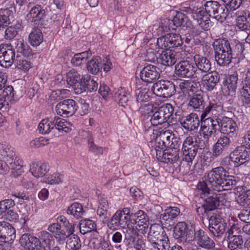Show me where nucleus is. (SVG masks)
Masks as SVG:
<instances>
[{
  "label": "nucleus",
  "mask_w": 250,
  "mask_h": 250,
  "mask_svg": "<svg viewBox=\"0 0 250 250\" xmlns=\"http://www.w3.org/2000/svg\"><path fill=\"white\" fill-rule=\"evenodd\" d=\"M218 2H219L214 0H210L206 2L204 4V5L206 14H208L210 17H212L213 18L215 16Z\"/></svg>",
  "instance_id": "bf43d9fd"
},
{
  "label": "nucleus",
  "mask_w": 250,
  "mask_h": 250,
  "mask_svg": "<svg viewBox=\"0 0 250 250\" xmlns=\"http://www.w3.org/2000/svg\"><path fill=\"white\" fill-rule=\"evenodd\" d=\"M236 27L241 31H246L249 29L250 24L246 17L244 15L237 17L236 19Z\"/></svg>",
  "instance_id": "13d9d810"
},
{
  "label": "nucleus",
  "mask_w": 250,
  "mask_h": 250,
  "mask_svg": "<svg viewBox=\"0 0 250 250\" xmlns=\"http://www.w3.org/2000/svg\"><path fill=\"white\" fill-rule=\"evenodd\" d=\"M120 210H117L107 223V227L111 230H116L119 227L125 228L130 223V218L124 216Z\"/></svg>",
  "instance_id": "cd10ccee"
},
{
  "label": "nucleus",
  "mask_w": 250,
  "mask_h": 250,
  "mask_svg": "<svg viewBox=\"0 0 250 250\" xmlns=\"http://www.w3.org/2000/svg\"><path fill=\"white\" fill-rule=\"evenodd\" d=\"M222 3V4H221L218 2L215 16L213 17L214 19H215L221 22L226 20L227 17L229 13L228 9L225 5V3L224 2Z\"/></svg>",
  "instance_id": "8fccbe9b"
},
{
  "label": "nucleus",
  "mask_w": 250,
  "mask_h": 250,
  "mask_svg": "<svg viewBox=\"0 0 250 250\" xmlns=\"http://www.w3.org/2000/svg\"><path fill=\"white\" fill-rule=\"evenodd\" d=\"M0 154L12 168H22L21 161L16 156L14 148L6 144H0Z\"/></svg>",
  "instance_id": "9d476101"
},
{
  "label": "nucleus",
  "mask_w": 250,
  "mask_h": 250,
  "mask_svg": "<svg viewBox=\"0 0 250 250\" xmlns=\"http://www.w3.org/2000/svg\"><path fill=\"white\" fill-rule=\"evenodd\" d=\"M16 57L15 50L11 45H0V64L1 66L10 67L14 62Z\"/></svg>",
  "instance_id": "2eb2a0df"
},
{
  "label": "nucleus",
  "mask_w": 250,
  "mask_h": 250,
  "mask_svg": "<svg viewBox=\"0 0 250 250\" xmlns=\"http://www.w3.org/2000/svg\"><path fill=\"white\" fill-rule=\"evenodd\" d=\"M13 167L14 168H12L10 165H9L7 161H5V160L3 161L0 159V174H6L9 171L10 169L15 170L16 174H14V176H19L23 172L22 168L18 169L15 168L14 166Z\"/></svg>",
  "instance_id": "864d4df0"
},
{
  "label": "nucleus",
  "mask_w": 250,
  "mask_h": 250,
  "mask_svg": "<svg viewBox=\"0 0 250 250\" xmlns=\"http://www.w3.org/2000/svg\"><path fill=\"white\" fill-rule=\"evenodd\" d=\"M180 209L177 207H169L165 210L164 213L160 216L161 222L164 224H168L169 226L174 224V220L179 215Z\"/></svg>",
  "instance_id": "7c9ffc66"
},
{
  "label": "nucleus",
  "mask_w": 250,
  "mask_h": 250,
  "mask_svg": "<svg viewBox=\"0 0 250 250\" xmlns=\"http://www.w3.org/2000/svg\"><path fill=\"white\" fill-rule=\"evenodd\" d=\"M176 120L185 129L192 131L198 129L201 121L198 115L195 113H191L186 116H181L178 112L175 113Z\"/></svg>",
  "instance_id": "9b49d317"
},
{
  "label": "nucleus",
  "mask_w": 250,
  "mask_h": 250,
  "mask_svg": "<svg viewBox=\"0 0 250 250\" xmlns=\"http://www.w3.org/2000/svg\"><path fill=\"white\" fill-rule=\"evenodd\" d=\"M160 136L163 141V143L167 148H173L174 147H179V141L177 138L172 136L171 134L168 131H161L160 133Z\"/></svg>",
  "instance_id": "58836bf2"
},
{
  "label": "nucleus",
  "mask_w": 250,
  "mask_h": 250,
  "mask_svg": "<svg viewBox=\"0 0 250 250\" xmlns=\"http://www.w3.org/2000/svg\"><path fill=\"white\" fill-rule=\"evenodd\" d=\"M201 76V84L208 91L213 90L220 81V75L216 71H210Z\"/></svg>",
  "instance_id": "bb28decb"
},
{
  "label": "nucleus",
  "mask_w": 250,
  "mask_h": 250,
  "mask_svg": "<svg viewBox=\"0 0 250 250\" xmlns=\"http://www.w3.org/2000/svg\"><path fill=\"white\" fill-rule=\"evenodd\" d=\"M183 153L182 160L188 163H192L197 155L198 150L193 146L192 138L187 137L184 140L182 147Z\"/></svg>",
  "instance_id": "412c9836"
},
{
  "label": "nucleus",
  "mask_w": 250,
  "mask_h": 250,
  "mask_svg": "<svg viewBox=\"0 0 250 250\" xmlns=\"http://www.w3.org/2000/svg\"><path fill=\"white\" fill-rule=\"evenodd\" d=\"M130 223L134 225L137 224L146 223L149 221L146 213L142 210H139L134 214H131Z\"/></svg>",
  "instance_id": "09e8293b"
},
{
  "label": "nucleus",
  "mask_w": 250,
  "mask_h": 250,
  "mask_svg": "<svg viewBox=\"0 0 250 250\" xmlns=\"http://www.w3.org/2000/svg\"><path fill=\"white\" fill-rule=\"evenodd\" d=\"M207 181L209 187L217 192L230 190L236 184L235 177L226 174L225 170L221 167H216L209 171Z\"/></svg>",
  "instance_id": "f03ea898"
},
{
  "label": "nucleus",
  "mask_w": 250,
  "mask_h": 250,
  "mask_svg": "<svg viewBox=\"0 0 250 250\" xmlns=\"http://www.w3.org/2000/svg\"><path fill=\"white\" fill-rule=\"evenodd\" d=\"M208 229L215 237L219 238L223 235H228L231 230L228 228L227 222L218 214H213L208 219Z\"/></svg>",
  "instance_id": "20e7f679"
},
{
  "label": "nucleus",
  "mask_w": 250,
  "mask_h": 250,
  "mask_svg": "<svg viewBox=\"0 0 250 250\" xmlns=\"http://www.w3.org/2000/svg\"><path fill=\"white\" fill-rule=\"evenodd\" d=\"M175 73L179 77L183 78H198L194 62L182 61L175 66Z\"/></svg>",
  "instance_id": "0eeeda50"
},
{
  "label": "nucleus",
  "mask_w": 250,
  "mask_h": 250,
  "mask_svg": "<svg viewBox=\"0 0 250 250\" xmlns=\"http://www.w3.org/2000/svg\"><path fill=\"white\" fill-rule=\"evenodd\" d=\"M68 246L71 250H80L82 247L80 238L77 235H74L68 242Z\"/></svg>",
  "instance_id": "774afa93"
},
{
  "label": "nucleus",
  "mask_w": 250,
  "mask_h": 250,
  "mask_svg": "<svg viewBox=\"0 0 250 250\" xmlns=\"http://www.w3.org/2000/svg\"><path fill=\"white\" fill-rule=\"evenodd\" d=\"M240 189L241 193L237 199V203L242 207H247L250 205V191Z\"/></svg>",
  "instance_id": "5fc2aeb1"
},
{
  "label": "nucleus",
  "mask_w": 250,
  "mask_h": 250,
  "mask_svg": "<svg viewBox=\"0 0 250 250\" xmlns=\"http://www.w3.org/2000/svg\"><path fill=\"white\" fill-rule=\"evenodd\" d=\"M204 0H193L190 1L188 7L182 8V11L187 14H190L194 20H199V19L206 15L205 9L203 3Z\"/></svg>",
  "instance_id": "ddd939ff"
},
{
  "label": "nucleus",
  "mask_w": 250,
  "mask_h": 250,
  "mask_svg": "<svg viewBox=\"0 0 250 250\" xmlns=\"http://www.w3.org/2000/svg\"><path fill=\"white\" fill-rule=\"evenodd\" d=\"M245 44L235 40H216L212 46L217 63L220 66H228L233 60H243L245 58Z\"/></svg>",
  "instance_id": "f257e3e1"
},
{
  "label": "nucleus",
  "mask_w": 250,
  "mask_h": 250,
  "mask_svg": "<svg viewBox=\"0 0 250 250\" xmlns=\"http://www.w3.org/2000/svg\"><path fill=\"white\" fill-rule=\"evenodd\" d=\"M67 82L69 84L72 86L76 93H78L81 85L83 75H81L74 70H71L66 75Z\"/></svg>",
  "instance_id": "473e14b6"
},
{
  "label": "nucleus",
  "mask_w": 250,
  "mask_h": 250,
  "mask_svg": "<svg viewBox=\"0 0 250 250\" xmlns=\"http://www.w3.org/2000/svg\"><path fill=\"white\" fill-rule=\"evenodd\" d=\"M19 241L21 245L28 250H40L42 248L41 240L29 233L23 234Z\"/></svg>",
  "instance_id": "b1692460"
},
{
  "label": "nucleus",
  "mask_w": 250,
  "mask_h": 250,
  "mask_svg": "<svg viewBox=\"0 0 250 250\" xmlns=\"http://www.w3.org/2000/svg\"><path fill=\"white\" fill-rule=\"evenodd\" d=\"M194 229L192 225H188L185 222H179L174 228V235L176 239L187 237L188 241L192 240Z\"/></svg>",
  "instance_id": "393cba45"
},
{
  "label": "nucleus",
  "mask_w": 250,
  "mask_h": 250,
  "mask_svg": "<svg viewBox=\"0 0 250 250\" xmlns=\"http://www.w3.org/2000/svg\"><path fill=\"white\" fill-rule=\"evenodd\" d=\"M12 15V11L8 8L0 10V30L4 29L10 24Z\"/></svg>",
  "instance_id": "c03bdc74"
},
{
  "label": "nucleus",
  "mask_w": 250,
  "mask_h": 250,
  "mask_svg": "<svg viewBox=\"0 0 250 250\" xmlns=\"http://www.w3.org/2000/svg\"><path fill=\"white\" fill-rule=\"evenodd\" d=\"M195 210L197 215L200 218H203L205 214L208 216V218H209L210 211L208 209L207 207H206L203 202H199L196 203Z\"/></svg>",
  "instance_id": "0e129e2a"
},
{
  "label": "nucleus",
  "mask_w": 250,
  "mask_h": 250,
  "mask_svg": "<svg viewBox=\"0 0 250 250\" xmlns=\"http://www.w3.org/2000/svg\"><path fill=\"white\" fill-rule=\"evenodd\" d=\"M67 213L76 219H80L84 215L85 211L82 205L79 203H74L68 207Z\"/></svg>",
  "instance_id": "49530a36"
},
{
  "label": "nucleus",
  "mask_w": 250,
  "mask_h": 250,
  "mask_svg": "<svg viewBox=\"0 0 250 250\" xmlns=\"http://www.w3.org/2000/svg\"><path fill=\"white\" fill-rule=\"evenodd\" d=\"M16 66L24 71H28L31 68V63L29 61L21 58L20 56L17 55L14 62Z\"/></svg>",
  "instance_id": "052dcab7"
},
{
  "label": "nucleus",
  "mask_w": 250,
  "mask_h": 250,
  "mask_svg": "<svg viewBox=\"0 0 250 250\" xmlns=\"http://www.w3.org/2000/svg\"><path fill=\"white\" fill-rule=\"evenodd\" d=\"M150 109L152 115L149 116L151 117L150 121L153 126H157L159 125H162L167 122L168 120L171 116L173 111V107L170 104H164L158 108H154L151 106Z\"/></svg>",
  "instance_id": "7ed1b4c3"
},
{
  "label": "nucleus",
  "mask_w": 250,
  "mask_h": 250,
  "mask_svg": "<svg viewBox=\"0 0 250 250\" xmlns=\"http://www.w3.org/2000/svg\"><path fill=\"white\" fill-rule=\"evenodd\" d=\"M49 170V165L41 162L33 163L30 165L29 171L35 177H42Z\"/></svg>",
  "instance_id": "72a5a7b5"
},
{
  "label": "nucleus",
  "mask_w": 250,
  "mask_h": 250,
  "mask_svg": "<svg viewBox=\"0 0 250 250\" xmlns=\"http://www.w3.org/2000/svg\"><path fill=\"white\" fill-rule=\"evenodd\" d=\"M15 47L18 52L21 53L24 57H30L32 56V50L26 42L23 39H19L15 41Z\"/></svg>",
  "instance_id": "79ce46f5"
},
{
  "label": "nucleus",
  "mask_w": 250,
  "mask_h": 250,
  "mask_svg": "<svg viewBox=\"0 0 250 250\" xmlns=\"http://www.w3.org/2000/svg\"><path fill=\"white\" fill-rule=\"evenodd\" d=\"M220 121V117L219 115L213 116L204 120H201L200 131L204 139L208 140L215 135L217 130H219V123H221Z\"/></svg>",
  "instance_id": "39448f33"
},
{
  "label": "nucleus",
  "mask_w": 250,
  "mask_h": 250,
  "mask_svg": "<svg viewBox=\"0 0 250 250\" xmlns=\"http://www.w3.org/2000/svg\"><path fill=\"white\" fill-rule=\"evenodd\" d=\"M219 130L224 135L232 138L236 136L238 128L236 122L231 118L224 116L220 118Z\"/></svg>",
  "instance_id": "a211bd4d"
},
{
  "label": "nucleus",
  "mask_w": 250,
  "mask_h": 250,
  "mask_svg": "<svg viewBox=\"0 0 250 250\" xmlns=\"http://www.w3.org/2000/svg\"><path fill=\"white\" fill-rule=\"evenodd\" d=\"M16 237V230L11 225L5 222H0V239L1 241L9 242Z\"/></svg>",
  "instance_id": "c756f323"
},
{
  "label": "nucleus",
  "mask_w": 250,
  "mask_h": 250,
  "mask_svg": "<svg viewBox=\"0 0 250 250\" xmlns=\"http://www.w3.org/2000/svg\"><path fill=\"white\" fill-rule=\"evenodd\" d=\"M78 107L76 101L67 99L58 103L55 106V110L58 115L63 117H68L75 113Z\"/></svg>",
  "instance_id": "f8f14e48"
},
{
  "label": "nucleus",
  "mask_w": 250,
  "mask_h": 250,
  "mask_svg": "<svg viewBox=\"0 0 250 250\" xmlns=\"http://www.w3.org/2000/svg\"><path fill=\"white\" fill-rule=\"evenodd\" d=\"M184 42L179 34L169 33L157 39V44L162 49H169L181 46Z\"/></svg>",
  "instance_id": "1a4fd4ad"
},
{
  "label": "nucleus",
  "mask_w": 250,
  "mask_h": 250,
  "mask_svg": "<svg viewBox=\"0 0 250 250\" xmlns=\"http://www.w3.org/2000/svg\"><path fill=\"white\" fill-rule=\"evenodd\" d=\"M154 94L152 87L150 89L148 88L138 89L136 91V100L138 103L149 102Z\"/></svg>",
  "instance_id": "37998d69"
},
{
  "label": "nucleus",
  "mask_w": 250,
  "mask_h": 250,
  "mask_svg": "<svg viewBox=\"0 0 250 250\" xmlns=\"http://www.w3.org/2000/svg\"><path fill=\"white\" fill-rule=\"evenodd\" d=\"M56 120L55 130H58L59 132L62 131L65 132L69 131V128L67 126L68 123L65 120L58 116H57Z\"/></svg>",
  "instance_id": "338daca9"
},
{
  "label": "nucleus",
  "mask_w": 250,
  "mask_h": 250,
  "mask_svg": "<svg viewBox=\"0 0 250 250\" xmlns=\"http://www.w3.org/2000/svg\"><path fill=\"white\" fill-rule=\"evenodd\" d=\"M201 249L207 250L211 249L215 245L214 241L209 236L208 233L201 229H194V235L192 238Z\"/></svg>",
  "instance_id": "4468645a"
},
{
  "label": "nucleus",
  "mask_w": 250,
  "mask_h": 250,
  "mask_svg": "<svg viewBox=\"0 0 250 250\" xmlns=\"http://www.w3.org/2000/svg\"><path fill=\"white\" fill-rule=\"evenodd\" d=\"M196 200H198L199 201H200V200L202 201L206 207H207L210 212L214 210L218 207L216 193H208V194L205 196L204 199L202 198L197 197L195 198L196 202H197Z\"/></svg>",
  "instance_id": "c9c22d12"
},
{
  "label": "nucleus",
  "mask_w": 250,
  "mask_h": 250,
  "mask_svg": "<svg viewBox=\"0 0 250 250\" xmlns=\"http://www.w3.org/2000/svg\"><path fill=\"white\" fill-rule=\"evenodd\" d=\"M226 172V174H229L230 170H232L234 167V161L232 160V157L229 155L222 158L220 161V166Z\"/></svg>",
  "instance_id": "6e6d98bb"
},
{
  "label": "nucleus",
  "mask_w": 250,
  "mask_h": 250,
  "mask_svg": "<svg viewBox=\"0 0 250 250\" xmlns=\"http://www.w3.org/2000/svg\"><path fill=\"white\" fill-rule=\"evenodd\" d=\"M130 97V94L126 91L125 88L122 87L118 89L114 94L115 101L118 102L120 105L123 107L128 105Z\"/></svg>",
  "instance_id": "4c0bfd02"
},
{
  "label": "nucleus",
  "mask_w": 250,
  "mask_h": 250,
  "mask_svg": "<svg viewBox=\"0 0 250 250\" xmlns=\"http://www.w3.org/2000/svg\"><path fill=\"white\" fill-rule=\"evenodd\" d=\"M193 59L198 78L211 71L212 64L209 59L199 54L195 55Z\"/></svg>",
  "instance_id": "f3484780"
},
{
  "label": "nucleus",
  "mask_w": 250,
  "mask_h": 250,
  "mask_svg": "<svg viewBox=\"0 0 250 250\" xmlns=\"http://www.w3.org/2000/svg\"><path fill=\"white\" fill-rule=\"evenodd\" d=\"M164 49L157 57V62L166 66H173L179 59V52L167 48Z\"/></svg>",
  "instance_id": "6ab92c4d"
},
{
  "label": "nucleus",
  "mask_w": 250,
  "mask_h": 250,
  "mask_svg": "<svg viewBox=\"0 0 250 250\" xmlns=\"http://www.w3.org/2000/svg\"><path fill=\"white\" fill-rule=\"evenodd\" d=\"M190 24V22L188 21V17L184 14L176 12L172 20H165L164 22L161 23V27L163 31L167 32L170 29L176 30L181 26L188 27Z\"/></svg>",
  "instance_id": "6e6552de"
},
{
  "label": "nucleus",
  "mask_w": 250,
  "mask_h": 250,
  "mask_svg": "<svg viewBox=\"0 0 250 250\" xmlns=\"http://www.w3.org/2000/svg\"><path fill=\"white\" fill-rule=\"evenodd\" d=\"M50 123L47 118L42 120L38 125L40 132L42 134H48L53 131Z\"/></svg>",
  "instance_id": "e2e57ef3"
},
{
  "label": "nucleus",
  "mask_w": 250,
  "mask_h": 250,
  "mask_svg": "<svg viewBox=\"0 0 250 250\" xmlns=\"http://www.w3.org/2000/svg\"><path fill=\"white\" fill-rule=\"evenodd\" d=\"M79 228L80 232L82 234H85L92 231L96 230V224L95 221L90 219H83L81 220Z\"/></svg>",
  "instance_id": "a19ab883"
},
{
  "label": "nucleus",
  "mask_w": 250,
  "mask_h": 250,
  "mask_svg": "<svg viewBox=\"0 0 250 250\" xmlns=\"http://www.w3.org/2000/svg\"><path fill=\"white\" fill-rule=\"evenodd\" d=\"M108 208L109 205L106 198L103 197H100L97 213L102 219L104 220L108 217Z\"/></svg>",
  "instance_id": "de8ad7c7"
},
{
  "label": "nucleus",
  "mask_w": 250,
  "mask_h": 250,
  "mask_svg": "<svg viewBox=\"0 0 250 250\" xmlns=\"http://www.w3.org/2000/svg\"><path fill=\"white\" fill-rule=\"evenodd\" d=\"M224 245H226L229 250H243L244 241L240 235H234L232 230L229 231L228 235H225L222 241Z\"/></svg>",
  "instance_id": "4be33fe9"
},
{
  "label": "nucleus",
  "mask_w": 250,
  "mask_h": 250,
  "mask_svg": "<svg viewBox=\"0 0 250 250\" xmlns=\"http://www.w3.org/2000/svg\"><path fill=\"white\" fill-rule=\"evenodd\" d=\"M20 26H21V25L19 24L15 26L8 27L5 31V39L6 40H11L14 38L18 34V29Z\"/></svg>",
  "instance_id": "69168bd1"
},
{
  "label": "nucleus",
  "mask_w": 250,
  "mask_h": 250,
  "mask_svg": "<svg viewBox=\"0 0 250 250\" xmlns=\"http://www.w3.org/2000/svg\"><path fill=\"white\" fill-rule=\"evenodd\" d=\"M152 89L156 96L164 98H170L176 92L175 85L170 81H159L153 84Z\"/></svg>",
  "instance_id": "423d86ee"
},
{
  "label": "nucleus",
  "mask_w": 250,
  "mask_h": 250,
  "mask_svg": "<svg viewBox=\"0 0 250 250\" xmlns=\"http://www.w3.org/2000/svg\"><path fill=\"white\" fill-rule=\"evenodd\" d=\"M222 2L225 3L230 13L239 8L242 3L243 0H222Z\"/></svg>",
  "instance_id": "680f3d73"
},
{
  "label": "nucleus",
  "mask_w": 250,
  "mask_h": 250,
  "mask_svg": "<svg viewBox=\"0 0 250 250\" xmlns=\"http://www.w3.org/2000/svg\"><path fill=\"white\" fill-rule=\"evenodd\" d=\"M160 76V69L152 64L147 65L142 69L140 73L141 79L146 83H151L158 80Z\"/></svg>",
  "instance_id": "aec40b11"
},
{
  "label": "nucleus",
  "mask_w": 250,
  "mask_h": 250,
  "mask_svg": "<svg viewBox=\"0 0 250 250\" xmlns=\"http://www.w3.org/2000/svg\"><path fill=\"white\" fill-rule=\"evenodd\" d=\"M45 17V11L43 7L39 4L34 6L26 15V19L28 23L35 26L39 25L40 22Z\"/></svg>",
  "instance_id": "c85d7f7f"
},
{
  "label": "nucleus",
  "mask_w": 250,
  "mask_h": 250,
  "mask_svg": "<svg viewBox=\"0 0 250 250\" xmlns=\"http://www.w3.org/2000/svg\"><path fill=\"white\" fill-rule=\"evenodd\" d=\"M81 83L78 93H82L86 91L93 92L98 89V83L88 74L83 75V80Z\"/></svg>",
  "instance_id": "2f4dec72"
},
{
  "label": "nucleus",
  "mask_w": 250,
  "mask_h": 250,
  "mask_svg": "<svg viewBox=\"0 0 250 250\" xmlns=\"http://www.w3.org/2000/svg\"><path fill=\"white\" fill-rule=\"evenodd\" d=\"M229 154L234 161L235 167H238L244 164L249 158L247 147L243 145L236 147Z\"/></svg>",
  "instance_id": "a878e982"
},
{
  "label": "nucleus",
  "mask_w": 250,
  "mask_h": 250,
  "mask_svg": "<svg viewBox=\"0 0 250 250\" xmlns=\"http://www.w3.org/2000/svg\"><path fill=\"white\" fill-rule=\"evenodd\" d=\"M179 147L167 148L164 152H157V159L159 161L166 164H177L178 162H180Z\"/></svg>",
  "instance_id": "dca6fc26"
},
{
  "label": "nucleus",
  "mask_w": 250,
  "mask_h": 250,
  "mask_svg": "<svg viewBox=\"0 0 250 250\" xmlns=\"http://www.w3.org/2000/svg\"><path fill=\"white\" fill-rule=\"evenodd\" d=\"M29 42L32 46H39L43 41L42 31L38 27L34 28L29 35Z\"/></svg>",
  "instance_id": "ea45409f"
},
{
  "label": "nucleus",
  "mask_w": 250,
  "mask_h": 250,
  "mask_svg": "<svg viewBox=\"0 0 250 250\" xmlns=\"http://www.w3.org/2000/svg\"><path fill=\"white\" fill-rule=\"evenodd\" d=\"M238 74L237 72H233L232 74L228 75L223 83L227 86L229 94L234 93L237 86Z\"/></svg>",
  "instance_id": "a18cd8bd"
},
{
  "label": "nucleus",
  "mask_w": 250,
  "mask_h": 250,
  "mask_svg": "<svg viewBox=\"0 0 250 250\" xmlns=\"http://www.w3.org/2000/svg\"><path fill=\"white\" fill-rule=\"evenodd\" d=\"M103 66V59L100 56H94L87 62V70L92 74L96 75L98 72H101Z\"/></svg>",
  "instance_id": "f704fd0d"
},
{
  "label": "nucleus",
  "mask_w": 250,
  "mask_h": 250,
  "mask_svg": "<svg viewBox=\"0 0 250 250\" xmlns=\"http://www.w3.org/2000/svg\"><path fill=\"white\" fill-rule=\"evenodd\" d=\"M151 243L153 247L158 250H169V241L167 236H164L163 238L158 237L155 241Z\"/></svg>",
  "instance_id": "3c124183"
},
{
  "label": "nucleus",
  "mask_w": 250,
  "mask_h": 250,
  "mask_svg": "<svg viewBox=\"0 0 250 250\" xmlns=\"http://www.w3.org/2000/svg\"><path fill=\"white\" fill-rule=\"evenodd\" d=\"M129 232L125 234L124 243L126 246L135 244L137 238L138 237V233L134 228L130 229Z\"/></svg>",
  "instance_id": "4d7b16f0"
},
{
  "label": "nucleus",
  "mask_w": 250,
  "mask_h": 250,
  "mask_svg": "<svg viewBox=\"0 0 250 250\" xmlns=\"http://www.w3.org/2000/svg\"><path fill=\"white\" fill-rule=\"evenodd\" d=\"M40 237L41 241H42L44 245V250L50 248L55 243L53 235L47 231H43L41 232Z\"/></svg>",
  "instance_id": "603ef678"
},
{
  "label": "nucleus",
  "mask_w": 250,
  "mask_h": 250,
  "mask_svg": "<svg viewBox=\"0 0 250 250\" xmlns=\"http://www.w3.org/2000/svg\"><path fill=\"white\" fill-rule=\"evenodd\" d=\"M189 28L184 35L183 40L184 42L187 44L198 45L203 41L204 38H201V35L205 34L203 31H200L197 27L192 25V27L188 26Z\"/></svg>",
  "instance_id": "5701e85b"
},
{
  "label": "nucleus",
  "mask_w": 250,
  "mask_h": 250,
  "mask_svg": "<svg viewBox=\"0 0 250 250\" xmlns=\"http://www.w3.org/2000/svg\"><path fill=\"white\" fill-rule=\"evenodd\" d=\"M205 103L204 93L203 91L200 90L190 97L188 105L195 110L204 109Z\"/></svg>",
  "instance_id": "e433bc0d"
}]
</instances>
